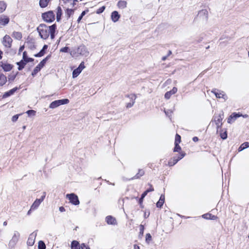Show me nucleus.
Instances as JSON below:
<instances>
[{
  "mask_svg": "<svg viewBox=\"0 0 249 249\" xmlns=\"http://www.w3.org/2000/svg\"><path fill=\"white\" fill-rule=\"evenodd\" d=\"M202 217L204 218L207 219H214L215 218L214 215H212L211 214H209V213L204 214L202 215Z\"/></svg>",
  "mask_w": 249,
  "mask_h": 249,
  "instance_id": "obj_39",
  "label": "nucleus"
},
{
  "mask_svg": "<svg viewBox=\"0 0 249 249\" xmlns=\"http://www.w3.org/2000/svg\"><path fill=\"white\" fill-rule=\"evenodd\" d=\"M220 137L223 140L226 139L227 138V132H224V133H220Z\"/></svg>",
  "mask_w": 249,
  "mask_h": 249,
  "instance_id": "obj_47",
  "label": "nucleus"
},
{
  "mask_svg": "<svg viewBox=\"0 0 249 249\" xmlns=\"http://www.w3.org/2000/svg\"><path fill=\"white\" fill-rule=\"evenodd\" d=\"M165 196L164 195H161L160 196V198L158 202L157 203V207L160 208L163 205L164 202Z\"/></svg>",
  "mask_w": 249,
  "mask_h": 249,
  "instance_id": "obj_25",
  "label": "nucleus"
},
{
  "mask_svg": "<svg viewBox=\"0 0 249 249\" xmlns=\"http://www.w3.org/2000/svg\"><path fill=\"white\" fill-rule=\"evenodd\" d=\"M81 249H90V248L87 246L85 244H82L81 245Z\"/></svg>",
  "mask_w": 249,
  "mask_h": 249,
  "instance_id": "obj_53",
  "label": "nucleus"
},
{
  "mask_svg": "<svg viewBox=\"0 0 249 249\" xmlns=\"http://www.w3.org/2000/svg\"><path fill=\"white\" fill-rule=\"evenodd\" d=\"M59 211L61 212H65V209L64 208V207H59Z\"/></svg>",
  "mask_w": 249,
  "mask_h": 249,
  "instance_id": "obj_56",
  "label": "nucleus"
},
{
  "mask_svg": "<svg viewBox=\"0 0 249 249\" xmlns=\"http://www.w3.org/2000/svg\"><path fill=\"white\" fill-rule=\"evenodd\" d=\"M70 54L72 57H77L80 55L87 56L89 54V52L85 46L80 45L73 49Z\"/></svg>",
  "mask_w": 249,
  "mask_h": 249,
  "instance_id": "obj_2",
  "label": "nucleus"
},
{
  "mask_svg": "<svg viewBox=\"0 0 249 249\" xmlns=\"http://www.w3.org/2000/svg\"><path fill=\"white\" fill-rule=\"evenodd\" d=\"M71 249H81V246L79 245V243L77 241H73L71 244Z\"/></svg>",
  "mask_w": 249,
  "mask_h": 249,
  "instance_id": "obj_26",
  "label": "nucleus"
},
{
  "mask_svg": "<svg viewBox=\"0 0 249 249\" xmlns=\"http://www.w3.org/2000/svg\"><path fill=\"white\" fill-rule=\"evenodd\" d=\"M1 66L3 70L5 71H9L12 68V66L11 64L8 63H2Z\"/></svg>",
  "mask_w": 249,
  "mask_h": 249,
  "instance_id": "obj_21",
  "label": "nucleus"
},
{
  "mask_svg": "<svg viewBox=\"0 0 249 249\" xmlns=\"http://www.w3.org/2000/svg\"><path fill=\"white\" fill-rule=\"evenodd\" d=\"M142 201H143V199H142V197H141V198L139 199V203L140 204H141L142 203Z\"/></svg>",
  "mask_w": 249,
  "mask_h": 249,
  "instance_id": "obj_64",
  "label": "nucleus"
},
{
  "mask_svg": "<svg viewBox=\"0 0 249 249\" xmlns=\"http://www.w3.org/2000/svg\"><path fill=\"white\" fill-rule=\"evenodd\" d=\"M185 155V154L184 153H181L180 154V155L177 157H174V160H175V162H174L173 163H172L171 161H169V163H168V165L169 166H173L174 165H175L176 163H177L178 162V160H181V159H182Z\"/></svg>",
  "mask_w": 249,
  "mask_h": 249,
  "instance_id": "obj_16",
  "label": "nucleus"
},
{
  "mask_svg": "<svg viewBox=\"0 0 249 249\" xmlns=\"http://www.w3.org/2000/svg\"><path fill=\"white\" fill-rule=\"evenodd\" d=\"M193 140L194 142H197L198 141V138L197 137H194L193 138Z\"/></svg>",
  "mask_w": 249,
  "mask_h": 249,
  "instance_id": "obj_57",
  "label": "nucleus"
},
{
  "mask_svg": "<svg viewBox=\"0 0 249 249\" xmlns=\"http://www.w3.org/2000/svg\"><path fill=\"white\" fill-rule=\"evenodd\" d=\"M43 19L46 22H51L54 20V14L52 11H49L42 15Z\"/></svg>",
  "mask_w": 249,
  "mask_h": 249,
  "instance_id": "obj_5",
  "label": "nucleus"
},
{
  "mask_svg": "<svg viewBox=\"0 0 249 249\" xmlns=\"http://www.w3.org/2000/svg\"><path fill=\"white\" fill-rule=\"evenodd\" d=\"M241 116L242 114H240L239 113L234 112L232 113L228 118L227 122L229 124H232L237 118L241 117Z\"/></svg>",
  "mask_w": 249,
  "mask_h": 249,
  "instance_id": "obj_12",
  "label": "nucleus"
},
{
  "mask_svg": "<svg viewBox=\"0 0 249 249\" xmlns=\"http://www.w3.org/2000/svg\"><path fill=\"white\" fill-rule=\"evenodd\" d=\"M140 233L142 235L143 234L144 231V226L142 225L140 226Z\"/></svg>",
  "mask_w": 249,
  "mask_h": 249,
  "instance_id": "obj_50",
  "label": "nucleus"
},
{
  "mask_svg": "<svg viewBox=\"0 0 249 249\" xmlns=\"http://www.w3.org/2000/svg\"><path fill=\"white\" fill-rule=\"evenodd\" d=\"M86 14V11H83L81 14V15L83 17V16Z\"/></svg>",
  "mask_w": 249,
  "mask_h": 249,
  "instance_id": "obj_61",
  "label": "nucleus"
},
{
  "mask_svg": "<svg viewBox=\"0 0 249 249\" xmlns=\"http://www.w3.org/2000/svg\"><path fill=\"white\" fill-rule=\"evenodd\" d=\"M7 82L6 77L0 72V86H3Z\"/></svg>",
  "mask_w": 249,
  "mask_h": 249,
  "instance_id": "obj_23",
  "label": "nucleus"
},
{
  "mask_svg": "<svg viewBox=\"0 0 249 249\" xmlns=\"http://www.w3.org/2000/svg\"><path fill=\"white\" fill-rule=\"evenodd\" d=\"M46 196V193L43 192V195L41 196V198L39 199H36L34 202L33 203L31 207V209H33L35 210L36 209L38 206L40 205L41 203L44 200L45 197Z\"/></svg>",
  "mask_w": 249,
  "mask_h": 249,
  "instance_id": "obj_7",
  "label": "nucleus"
},
{
  "mask_svg": "<svg viewBox=\"0 0 249 249\" xmlns=\"http://www.w3.org/2000/svg\"><path fill=\"white\" fill-rule=\"evenodd\" d=\"M62 13V9L61 7L58 6L56 9V18L57 21H59L60 19Z\"/></svg>",
  "mask_w": 249,
  "mask_h": 249,
  "instance_id": "obj_28",
  "label": "nucleus"
},
{
  "mask_svg": "<svg viewBox=\"0 0 249 249\" xmlns=\"http://www.w3.org/2000/svg\"><path fill=\"white\" fill-rule=\"evenodd\" d=\"M148 185L150 186V188L146 190L147 191V192L149 193L150 192L153 191H154V188H153L152 185L150 184H148Z\"/></svg>",
  "mask_w": 249,
  "mask_h": 249,
  "instance_id": "obj_52",
  "label": "nucleus"
},
{
  "mask_svg": "<svg viewBox=\"0 0 249 249\" xmlns=\"http://www.w3.org/2000/svg\"><path fill=\"white\" fill-rule=\"evenodd\" d=\"M49 56H47L45 58L43 59L40 63L37 66L41 70L42 68L44 67L45 65L47 60L49 58Z\"/></svg>",
  "mask_w": 249,
  "mask_h": 249,
  "instance_id": "obj_31",
  "label": "nucleus"
},
{
  "mask_svg": "<svg viewBox=\"0 0 249 249\" xmlns=\"http://www.w3.org/2000/svg\"><path fill=\"white\" fill-rule=\"evenodd\" d=\"M106 221L108 224L116 225L117 221L115 218L111 216H107L106 217Z\"/></svg>",
  "mask_w": 249,
  "mask_h": 249,
  "instance_id": "obj_20",
  "label": "nucleus"
},
{
  "mask_svg": "<svg viewBox=\"0 0 249 249\" xmlns=\"http://www.w3.org/2000/svg\"><path fill=\"white\" fill-rule=\"evenodd\" d=\"M66 8L65 11V16L67 18H70L72 15H73L75 8H70L69 5H68L67 7H64Z\"/></svg>",
  "mask_w": 249,
  "mask_h": 249,
  "instance_id": "obj_13",
  "label": "nucleus"
},
{
  "mask_svg": "<svg viewBox=\"0 0 249 249\" xmlns=\"http://www.w3.org/2000/svg\"><path fill=\"white\" fill-rule=\"evenodd\" d=\"M24 48V46H21L19 49V51H18V53H20L21 52H22V51L23 50Z\"/></svg>",
  "mask_w": 249,
  "mask_h": 249,
  "instance_id": "obj_55",
  "label": "nucleus"
},
{
  "mask_svg": "<svg viewBox=\"0 0 249 249\" xmlns=\"http://www.w3.org/2000/svg\"><path fill=\"white\" fill-rule=\"evenodd\" d=\"M111 19L114 22H116L120 18V15L118 14V12L115 11H113L111 16Z\"/></svg>",
  "mask_w": 249,
  "mask_h": 249,
  "instance_id": "obj_18",
  "label": "nucleus"
},
{
  "mask_svg": "<svg viewBox=\"0 0 249 249\" xmlns=\"http://www.w3.org/2000/svg\"><path fill=\"white\" fill-rule=\"evenodd\" d=\"M12 39L10 36L6 35L4 36L2 40L3 45L7 48H10L11 46Z\"/></svg>",
  "mask_w": 249,
  "mask_h": 249,
  "instance_id": "obj_11",
  "label": "nucleus"
},
{
  "mask_svg": "<svg viewBox=\"0 0 249 249\" xmlns=\"http://www.w3.org/2000/svg\"><path fill=\"white\" fill-rule=\"evenodd\" d=\"M20 237V233L18 231H14L11 239L9 242V247L11 248H14L18 242Z\"/></svg>",
  "mask_w": 249,
  "mask_h": 249,
  "instance_id": "obj_3",
  "label": "nucleus"
},
{
  "mask_svg": "<svg viewBox=\"0 0 249 249\" xmlns=\"http://www.w3.org/2000/svg\"><path fill=\"white\" fill-rule=\"evenodd\" d=\"M49 56H47L45 58L43 59L40 63L37 66L41 70L42 68L44 67L45 65L47 60L49 58Z\"/></svg>",
  "mask_w": 249,
  "mask_h": 249,
  "instance_id": "obj_30",
  "label": "nucleus"
},
{
  "mask_svg": "<svg viewBox=\"0 0 249 249\" xmlns=\"http://www.w3.org/2000/svg\"><path fill=\"white\" fill-rule=\"evenodd\" d=\"M85 66L84 62H82L79 65V67L75 69L72 72V77L75 78L81 72V71L85 69Z\"/></svg>",
  "mask_w": 249,
  "mask_h": 249,
  "instance_id": "obj_9",
  "label": "nucleus"
},
{
  "mask_svg": "<svg viewBox=\"0 0 249 249\" xmlns=\"http://www.w3.org/2000/svg\"><path fill=\"white\" fill-rule=\"evenodd\" d=\"M147 192L146 191H145V192H143V193L142 195V199H143L144 197L147 195Z\"/></svg>",
  "mask_w": 249,
  "mask_h": 249,
  "instance_id": "obj_54",
  "label": "nucleus"
},
{
  "mask_svg": "<svg viewBox=\"0 0 249 249\" xmlns=\"http://www.w3.org/2000/svg\"><path fill=\"white\" fill-rule=\"evenodd\" d=\"M49 56H47L45 58L43 59L40 63L37 66L41 70L42 68L44 67L45 65L47 60L49 58Z\"/></svg>",
  "mask_w": 249,
  "mask_h": 249,
  "instance_id": "obj_29",
  "label": "nucleus"
},
{
  "mask_svg": "<svg viewBox=\"0 0 249 249\" xmlns=\"http://www.w3.org/2000/svg\"><path fill=\"white\" fill-rule=\"evenodd\" d=\"M212 92H213L217 98L223 99L224 101H226L228 98L227 95L223 91L215 89L212 90Z\"/></svg>",
  "mask_w": 249,
  "mask_h": 249,
  "instance_id": "obj_6",
  "label": "nucleus"
},
{
  "mask_svg": "<svg viewBox=\"0 0 249 249\" xmlns=\"http://www.w3.org/2000/svg\"><path fill=\"white\" fill-rule=\"evenodd\" d=\"M144 174V171L142 170H139L138 174L132 179L134 178H139L141 177Z\"/></svg>",
  "mask_w": 249,
  "mask_h": 249,
  "instance_id": "obj_38",
  "label": "nucleus"
},
{
  "mask_svg": "<svg viewBox=\"0 0 249 249\" xmlns=\"http://www.w3.org/2000/svg\"><path fill=\"white\" fill-rule=\"evenodd\" d=\"M105 9V7L102 6V7H101L99 9H98V10L97 11V13L100 14V13H102L104 11Z\"/></svg>",
  "mask_w": 249,
  "mask_h": 249,
  "instance_id": "obj_48",
  "label": "nucleus"
},
{
  "mask_svg": "<svg viewBox=\"0 0 249 249\" xmlns=\"http://www.w3.org/2000/svg\"><path fill=\"white\" fill-rule=\"evenodd\" d=\"M26 113L29 116H35L36 114V111L34 110H29L26 112Z\"/></svg>",
  "mask_w": 249,
  "mask_h": 249,
  "instance_id": "obj_46",
  "label": "nucleus"
},
{
  "mask_svg": "<svg viewBox=\"0 0 249 249\" xmlns=\"http://www.w3.org/2000/svg\"><path fill=\"white\" fill-rule=\"evenodd\" d=\"M17 88H13L9 91L6 92L3 95V98L8 97L14 93V92L17 90Z\"/></svg>",
  "mask_w": 249,
  "mask_h": 249,
  "instance_id": "obj_22",
  "label": "nucleus"
},
{
  "mask_svg": "<svg viewBox=\"0 0 249 249\" xmlns=\"http://www.w3.org/2000/svg\"><path fill=\"white\" fill-rule=\"evenodd\" d=\"M175 146L174 149V152H179L181 150V147L178 143H175Z\"/></svg>",
  "mask_w": 249,
  "mask_h": 249,
  "instance_id": "obj_45",
  "label": "nucleus"
},
{
  "mask_svg": "<svg viewBox=\"0 0 249 249\" xmlns=\"http://www.w3.org/2000/svg\"><path fill=\"white\" fill-rule=\"evenodd\" d=\"M134 249H140V247L136 245H134Z\"/></svg>",
  "mask_w": 249,
  "mask_h": 249,
  "instance_id": "obj_60",
  "label": "nucleus"
},
{
  "mask_svg": "<svg viewBox=\"0 0 249 249\" xmlns=\"http://www.w3.org/2000/svg\"><path fill=\"white\" fill-rule=\"evenodd\" d=\"M214 122L215 123L217 129L218 130L222 125L223 118L220 114H215L213 116Z\"/></svg>",
  "mask_w": 249,
  "mask_h": 249,
  "instance_id": "obj_10",
  "label": "nucleus"
},
{
  "mask_svg": "<svg viewBox=\"0 0 249 249\" xmlns=\"http://www.w3.org/2000/svg\"><path fill=\"white\" fill-rule=\"evenodd\" d=\"M9 22V18L5 15L0 16V25L5 26Z\"/></svg>",
  "mask_w": 249,
  "mask_h": 249,
  "instance_id": "obj_14",
  "label": "nucleus"
},
{
  "mask_svg": "<svg viewBox=\"0 0 249 249\" xmlns=\"http://www.w3.org/2000/svg\"><path fill=\"white\" fill-rule=\"evenodd\" d=\"M167 57H168V56H167H167H163V57H162V60L163 61H165V60L167 59Z\"/></svg>",
  "mask_w": 249,
  "mask_h": 249,
  "instance_id": "obj_59",
  "label": "nucleus"
},
{
  "mask_svg": "<svg viewBox=\"0 0 249 249\" xmlns=\"http://www.w3.org/2000/svg\"><path fill=\"white\" fill-rule=\"evenodd\" d=\"M68 49H69V48L67 47H65L64 48H62L60 49V52H64V53H66L68 52Z\"/></svg>",
  "mask_w": 249,
  "mask_h": 249,
  "instance_id": "obj_51",
  "label": "nucleus"
},
{
  "mask_svg": "<svg viewBox=\"0 0 249 249\" xmlns=\"http://www.w3.org/2000/svg\"><path fill=\"white\" fill-rule=\"evenodd\" d=\"M50 0H40L39 5L42 8L46 7L48 5Z\"/></svg>",
  "mask_w": 249,
  "mask_h": 249,
  "instance_id": "obj_33",
  "label": "nucleus"
},
{
  "mask_svg": "<svg viewBox=\"0 0 249 249\" xmlns=\"http://www.w3.org/2000/svg\"><path fill=\"white\" fill-rule=\"evenodd\" d=\"M249 147V143L248 142L243 143L238 148L239 151H241L244 149Z\"/></svg>",
  "mask_w": 249,
  "mask_h": 249,
  "instance_id": "obj_37",
  "label": "nucleus"
},
{
  "mask_svg": "<svg viewBox=\"0 0 249 249\" xmlns=\"http://www.w3.org/2000/svg\"><path fill=\"white\" fill-rule=\"evenodd\" d=\"M40 71V69L37 66H36L33 71L32 73V75L34 76L37 73Z\"/></svg>",
  "mask_w": 249,
  "mask_h": 249,
  "instance_id": "obj_43",
  "label": "nucleus"
},
{
  "mask_svg": "<svg viewBox=\"0 0 249 249\" xmlns=\"http://www.w3.org/2000/svg\"><path fill=\"white\" fill-rule=\"evenodd\" d=\"M180 141H181L180 136L179 135L177 134L176 136L175 143L179 144L180 142Z\"/></svg>",
  "mask_w": 249,
  "mask_h": 249,
  "instance_id": "obj_44",
  "label": "nucleus"
},
{
  "mask_svg": "<svg viewBox=\"0 0 249 249\" xmlns=\"http://www.w3.org/2000/svg\"><path fill=\"white\" fill-rule=\"evenodd\" d=\"M27 62H26L24 60H21L19 62L17 63V65L18 66V70H21L25 66Z\"/></svg>",
  "mask_w": 249,
  "mask_h": 249,
  "instance_id": "obj_32",
  "label": "nucleus"
},
{
  "mask_svg": "<svg viewBox=\"0 0 249 249\" xmlns=\"http://www.w3.org/2000/svg\"><path fill=\"white\" fill-rule=\"evenodd\" d=\"M171 111L169 112V111H165V113L167 115H168L169 113H171Z\"/></svg>",
  "mask_w": 249,
  "mask_h": 249,
  "instance_id": "obj_62",
  "label": "nucleus"
},
{
  "mask_svg": "<svg viewBox=\"0 0 249 249\" xmlns=\"http://www.w3.org/2000/svg\"><path fill=\"white\" fill-rule=\"evenodd\" d=\"M119 7L124 8L126 7V2L124 1H120L118 2Z\"/></svg>",
  "mask_w": 249,
  "mask_h": 249,
  "instance_id": "obj_41",
  "label": "nucleus"
},
{
  "mask_svg": "<svg viewBox=\"0 0 249 249\" xmlns=\"http://www.w3.org/2000/svg\"><path fill=\"white\" fill-rule=\"evenodd\" d=\"M66 197L69 199L70 202L73 205H77L79 204L78 196L74 194H67Z\"/></svg>",
  "mask_w": 249,
  "mask_h": 249,
  "instance_id": "obj_8",
  "label": "nucleus"
},
{
  "mask_svg": "<svg viewBox=\"0 0 249 249\" xmlns=\"http://www.w3.org/2000/svg\"><path fill=\"white\" fill-rule=\"evenodd\" d=\"M177 90H178L177 88L176 87H174L171 90L167 92L165 94V95H164L165 98L167 99H169L172 95L174 94L175 93H176L177 92Z\"/></svg>",
  "mask_w": 249,
  "mask_h": 249,
  "instance_id": "obj_19",
  "label": "nucleus"
},
{
  "mask_svg": "<svg viewBox=\"0 0 249 249\" xmlns=\"http://www.w3.org/2000/svg\"><path fill=\"white\" fill-rule=\"evenodd\" d=\"M82 18L83 17L81 15H80L77 19V22H79L80 20L82 19Z\"/></svg>",
  "mask_w": 249,
  "mask_h": 249,
  "instance_id": "obj_58",
  "label": "nucleus"
},
{
  "mask_svg": "<svg viewBox=\"0 0 249 249\" xmlns=\"http://www.w3.org/2000/svg\"><path fill=\"white\" fill-rule=\"evenodd\" d=\"M23 59L26 62H32L34 60L33 58L27 57L26 52L23 53Z\"/></svg>",
  "mask_w": 249,
  "mask_h": 249,
  "instance_id": "obj_34",
  "label": "nucleus"
},
{
  "mask_svg": "<svg viewBox=\"0 0 249 249\" xmlns=\"http://www.w3.org/2000/svg\"><path fill=\"white\" fill-rule=\"evenodd\" d=\"M65 3V7H67L68 5L70 6V8H73L74 5L76 4L77 2V0H64Z\"/></svg>",
  "mask_w": 249,
  "mask_h": 249,
  "instance_id": "obj_15",
  "label": "nucleus"
},
{
  "mask_svg": "<svg viewBox=\"0 0 249 249\" xmlns=\"http://www.w3.org/2000/svg\"><path fill=\"white\" fill-rule=\"evenodd\" d=\"M56 29L55 24L47 26L44 24H41L37 27V30L41 38L46 39L50 36L51 39H53Z\"/></svg>",
  "mask_w": 249,
  "mask_h": 249,
  "instance_id": "obj_1",
  "label": "nucleus"
},
{
  "mask_svg": "<svg viewBox=\"0 0 249 249\" xmlns=\"http://www.w3.org/2000/svg\"><path fill=\"white\" fill-rule=\"evenodd\" d=\"M48 46L45 45L42 50L37 53L35 54V57H41L45 54V51L47 49Z\"/></svg>",
  "mask_w": 249,
  "mask_h": 249,
  "instance_id": "obj_24",
  "label": "nucleus"
},
{
  "mask_svg": "<svg viewBox=\"0 0 249 249\" xmlns=\"http://www.w3.org/2000/svg\"><path fill=\"white\" fill-rule=\"evenodd\" d=\"M18 116H19L18 115H15L13 116L12 118V121L13 122H16L18 118Z\"/></svg>",
  "mask_w": 249,
  "mask_h": 249,
  "instance_id": "obj_49",
  "label": "nucleus"
},
{
  "mask_svg": "<svg viewBox=\"0 0 249 249\" xmlns=\"http://www.w3.org/2000/svg\"><path fill=\"white\" fill-rule=\"evenodd\" d=\"M69 102V100L67 99L55 100L50 104L49 107L50 108H54L60 105L67 104Z\"/></svg>",
  "mask_w": 249,
  "mask_h": 249,
  "instance_id": "obj_4",
  "label": "nucleus"
},
{
  "mask_svg": "<svg viewBox=\"0 0 249 249\" xmlns=\"http://www.w3.org/2000/svg\"><path fill=\"white\" fill-rule=\"evenodd\" d=\"M36 236V234L34 233L30 235L27 242L28 245L32 246L34 244Z\"/></svg>",
  "mask_w": 249,
  "mask_h": 249,
  "instance_id": "obj_17",
  "label": "nucleus"
},
{
  "mask_svg": "<svg viewBox=\"0 0 249 249\" xmlns=\"http://www.w3.org/2000/svg\"><path fill=\"white\" fill-rule=\"evenodd\" d=\"M13 36L17 39H20L22 37V35L20 32H14L13 33Z\"/></svg>",
  "mask_w": 249,
  "mask_h": 249,
  "instance_id": "obj_35",
  "label": "nucleus"
},
{
  "mask_svg": "<svg viewBox=\"0 0 249 249\" xmlns=\"http://www.w3.org/2000/svg\"><path fill=\"white\" fill-rule=\"evenodd\" d=\"M244 118H248L249 117L248 115L247 114H245V115H242V116Z\"/></svg>",
  "mask_w": 249,
  "mask_h": 249,
  "instance_id": "obj_63",
  "label": "nucleus"
},
{
  "mask_svg": "<svg viewBox=\"0 0 249 249\" xmlns=\"http://www.w3.org/2000/svg\"><path fill=\"white\" fill-rule=\"evenodd\" d=\"M38 249H45L46 245L44 242L42 241H39L38 245Z\"/></svg>",
  "mask_w": 249,
  "mask_h": 249,
  "instance_id": "obj_40",
  "label": "nucleus"
},
{
  "mask_svg": "<svg viewBox=\"0 0 249 249\" xmlns=\"http://www.w3.org/2000/svg\"><path fill=\"white\" fill-rule=\"evenodd\" d=\"M6 8V4L3 1H0V13H2L5 11Z\"/></svg>",
  "mask_w": 249,
  "mask_h": 249,
  "instance_id": "obj_36",
  "label": "nucleus"
},
{
  "mask_svg": "<svg viewBox=\"0 0 249 249\" xmlns=\"http://www.w3.org/2000/svg\"><path fill=\"white\" fill-rule=\"evenodd\" d=\"M130 96V98L132 99V102L127 104V105H126L127 108H130V107H132L133 106V105L134 104L135 100L136 99L135 95H131Z\"/></svg>",
  "mask_w": 249,
  "mask_h": 249,
  "instance_id": "obj_27",
  "label": "nucleus"
},
{
  "mask_svg": "<svg viewBox=\"0 0 249 249\" xmlns=\"http://www.w3.org/2000/svg\"><path fill=\"white\" fill-rule=\"evenodd\" d=\"M152 240V236L150 233H147L145 236V241L149 244Z\"/></svg>",
  "mask_w": 249,
  "mask_h": 249,
  "instance_id": "obj_42",
  "label": "nucleus"
}]
</instances>
